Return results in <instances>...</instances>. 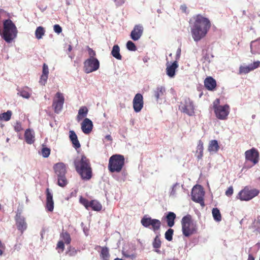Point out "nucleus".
I'll return each mask as SVG.
<instances>
[{
    "label": "nucleus",
    "instance_id": "nucleus-40",
    "mask_svg": "<svg viewBox=\"0 0 260 260\" xmlns=\"http://www.w3.org/2000/svg\"><path fill=\"white\" fill-rule=\"evenodd\" d=\"M60 236L62 238L63 240L66 244H69L70 243L71 239L69 233L67 232L62 233Z\"/></svg>",
    "mask_w": 260,
    "mask_h": 260
},
{
    "label": "nucleus",
    "instance_id": "nucleus-41",
    "mask_svg": "<svg viewBox=\"0 0 260 260\" xmlns=\"http://www.w3.org/2000/svg\"><path fill=\"white\" fill-rule=\"evenodd\" d=\"M152 245L153 247L156 249H158L160 247L161 241L159 238L158 236H156V237L154 238Z\"/></svg>",
    "mask_w": 260,
    "mask_h": 260
},
{
    "label": "nucleus",
    "instance_id": "nucleus-51",
    "mask_svg": "<svg viewBox=\"0 0 260 260\" xmlns=\"http://www.w3.org/2000/svg\"><path fill=\"white\" fill-rule=\"evenodd\" d=\"M48 74H49L48 67L47 65H46L45 63H44L43 64V73H42V74L46 75L48 76Z\"/></svg>",
    "mask_w": 260,
    "mask_h": 260
},
{
    "label": "nucleus",
    "instance_id": "nucleus-11",
    "mask_svg": "<svg viewBox=\"0 0 260 260\" xmlns=\"http://www.w3.org/2000/svg\"><path fill=\"white\" fill-rule=\"evenodd\" d=\"M204 196V191L203 188L201 185L194 186L191 191V199L197 202L204 205L203 197Z\"/></svg>",
    "mask_w": 260,
    "mask_h": 260
},
{
    "label": "nucleus",
    "instance_id": "nucleus-49",
    "mask_svg": "<svg viewBox=\"0 0 260 260\" xmlns=\"http://www.w3.org/2000/svg\"><path fill=\"white\" fill-rule=\"evenodd\" d=\"M57 249H59L62 252L64 249V245L62 241H59L57 244Z\"/></svg>",
    "mask_w": 260,
    "mask_h": 260
},
{
    "label": "nucleus",
    "instance_id": "nucleus-1",
    "mask_svg": "<svg viewBox=\"0 0 260 260\" xmlns=\"http://www.w3.org/2000/svg\"><path fill=\"white\" fill-rule=\"evenodd\" d=\"M193 22L191 26V33L193 40L198 42L207 34L211 27L210 20L201 14L193 17Z\"/></svg>",
    "mask_w": 260,
    "mask_h": 260
},
{
    "label": "nucleus",
    "instance_id": "nucleus-56",
    "mask_svg": "<svg viewBox=\"0 0 260 260\" xmlns=\"http://www.w3.org/2000/svg\"><path fill=\"white\" fill-rule=\"evenodd\" d=\"M105 139L107 141H112V138H111V136L109 135L106 136L105 137Z\"/></svg>",
    "mask_w": 260,
    "mask_h": 260
},
{
    "label": "nucleus",
    "instance_id": "nucleus-45",
    "mask_svg": "<svg viewBox=\"0 0 260 260\" xmlns=\"http://www.w3.org/2000/svg\"><path fill=\"white\" fill-rule=\"evenodd\" d=\"M87 49L89 56L88 58L97 59L95 57L96 53L92 49L90 48L89 46H87Z\"/></svg>",
    "mask_w": 260,
    "mask_h": 260
},
{
    "label": "nucleus",
    "instance_id": "nucleus-64",
    "mask_svg": "<svg viewBox=\"0 0 260 260\" xmlns=\"http://www.w3.org/2000/svg\"><path fill=\"white\" fill-rule=\"evenodd\" d=\"M169 260H178V259H176V258H173V259H170Z\"/></svg>",
    "mask_w": 260,
    "mask_h": 260
},
{
    "label": "nucleus",
    "instance_id": "nucleus-5",
    "mask_svg": "<svg viewBox=\"0 0 260 260\" xmlns=\"http://www.w3.org/2000/svg\"><path fill=\"white\" fill-rule=\"evenodd\" d=\"M124 164V157L120 154H115L109 158L108 169L110 172H119Z\"/></svg>",
    "mask_w": 260,
    "mask_h": 260
},
{
    "label": "nucleus",
    "instance_id": "nucleus-4",
    "mask_svg": "<svg viewBox=\"0 0 260 260\" xmlns=\"http://www.w3.org/2000/svg\"><path fill=\"white\" fill-rule=\"evenodd\" d=\"M53 169L57 178V184L60 187H64L68 183L66 177L67 167L63 162H58L53 166Z\"/></svg>",
    "mask_w": 260,
    "mask_h": 260
},
{
    "label": "nucleus",
    "instance_id": "nucleus-7",
    "mask_svg": "<svg viewBox=\"0 0 260 260\" xmlns=\"http://www.w3.org/2000/svg\"><path fill=\"white\" fill-rule=\"evenodd\" d=\"M141 223L145 228H149L151 225L152 226V230L154 232L159 230L161 225V222L160 220L156 219H152L151 217H148L147 215H145L143 217L141 220Z\"/></svg>",
    "mask_w": 260,
    "mask_h": 260
},
{
    "label": "nucleus",
    "instance_id": "nucleus-63",
    "mask_svg": "<svg viewBox=\"0 0 260 260\" xmlns=\"http://www.w3.org/2000/svg\"><path fill=\"white\" fill-rule=\"evenodd\" d=\"M114 260H123V259L121 258H116L114 259Z\"/></svg>",
    "mask_w": 260,
    "mask_h": 260
},
{
    "label": "nucleus",
    "instance_id": "nucleus-12",
    "mask_svg": "<svg viewBox=\"0 0 260 260\" xmlns=\"http://www.w3.org/2000/svg\"><path fill=\"white\" fill-rule=\"evenodd\" d=\"M64 101V98L63 94L60 92H57L55 98L53 100L52 107L54 108V112L58 114L62 109Z\"/></svg>",
    "mask_w": 260,
    "mask_h": 260
},
{
    "label": "nucleus",
    "instance_id": "nucleus-21",
    "mask_svg": "<svg viewBox=\"0 0 260 260\" xmlns=\"http://www.w3.org/2000/svg\"><path fill=\"white\" fill-rule=\"evenodd\" d=\"M24 136L27 144H32L35 142V134L34 130L30 128L26 129L25 131Z\"/></svg>",
    "mask_w": 260,
    "mask_h": 260
},
{
    "label": "nucleus",
    "instance_id": "nucleus-43",
    "mask_svg": "<svg viewBox=\"0 0 260 260\" xmlns=\"http://www.w3.org/2000/svg\"><path fill=\"white\" fill-rule=\"evenodd\" d=\"M126 47L130 51H136L137 47L135 44L131 41H128L126 43Z\"/></svg>",
    "mask_w": 260,
    "mask_h": 260
},
{
    "label": "nucleus",
    "instance_id": "nucleus-19",
    "mask_svg": "<svg viewBox=\"0 0 260 260\" xmlns=\"http://www.w3.org/2000/svg\"><path fill=\"white\" fill-rule=\"evenodd\" d=\"M46 208L50 212H52L54 209L53 194L49 188L46 189Z\"/></svg>",
    "mask_w": 260,
    "mask_h": 260
},
{
    "label": "nucleus",
    "instance_id": "nucleus-53",
    "mask_svg": "<svg viewBox=\"0 0 260 260\" xmlns=\"http://www.w3.org/2000/svg\"><path fill=\"white\" fill-rule=\"evenodd\" d=\"M5 250V246L2 241L0 240V256L3 254Z\"/></svg>",
    "mask_w": 260,
    "mask_h": 260
},
{
    "label": "nucleus",
    "instance_id": "nucleus-15",
    "mask_svg": "<svg viewBox=\"0 0 260 260\" xmlns=\"http://www.w3.org/2000/svg\"><path fill=\"white\" fill-rule=\"evenodd\" d=\"M258 152L254 148H252L251 149L245 152L246 159L253 162L254 164L257 163L258 161Z\"/></svg>",
    "mask_w": 260,
    "mask_h": 260
},
{
    "label": "nucleus",
    "instance_id": "nucleus-17",
    "mask_svg": "<svg viewBox=\"0 0 260 260\" xmlns=\"http://www.w3.org/2000/svg\"><path fill=\"white\" fill-rule=\"evenodd\" d=\"M93 128V123L91 120L86 118L81 123V129L85 134H89Z\"/></svg>",
    "mask_w": 260,
    "mask_h": 260
},
{
    "label": "nucleus",
    "instance_id": "nucleus-42",
    "mask_svg": "<svg viewBox=\"0 0 260 260\" xmlns=\"http://www.w3.org/2000/svg\"><path fill=\"white\" fill-rule=\"evenodd\" d=\"M79 201L80 203L84 205L86 209H89L90 208V201L82 197L80 198Z\"/></svg>",
    "mask_w": 260,
    "mask_h": 260
},
{
    "label": "nucleus",
    "instance_id": "nucleus-20",
    "mask_svg": "<svg viewBox=\"0 0 260 260\" xmlns=\"http://www.w3.org/2000/svg\"><path fill=\"white\" fill-rule=\"evenodd\" d=\"M17 94L23 98L28 99L31 94L32 90L27 86L17 88Z\"/></svg>",
    "mask_w": 260,
    "mask_h": 260
},
{
    "label": "nucleus",
    "instance_id": "nucleus-62",
    "mask_svg": "<svg viewBox=\"0 0 260 260\" xmlns=\"http://www.w3.org/2000/svg\"><path fill=\"white\" fill-rule=\"evenodd\" d=\"M155 251L156 252L158 253H160V251L159 250H158V249H156L155 250Z\"/></svg>",
    "mask_w": 260,
    "mask_h": 260
},
{
    "label": "nucleus",
    "instance_id": "nucleus-3",
    "mask_svg": "<svg viewBox=\"0 0 260 260\" xmlns=\"http://www.w3.org/2000/svg\"><path fill=\"white\" fill-rule=\"evenodd\" d=\"M182 231L183 235L186 237H189L196 233L197 230V224L194 222L190 215L184 216L181 220Z\"/></svg>",
    "mask_w": 260,
    "mask_h": 260
},
{
    "label": "nucleus",
    "instance_id": "nucleus-46",
    "mask_svg": "<svg viewBox=\"0 0 260 260\" xmlns=\"http://www.w3.org/2000/svg\"><path fill=\"white\" fill-rule=\"evenodd\" d=\"M47 79V75L42 74L40 78V83L42 85H45Z\"/></svg>",
    "mask_w": 260,
    "mask_h": 260
},
{
    "label": "nucleus",
    "instance_id": "nucleus-32",
    "mask_svg": "<svg viewBox=\"0 0 260 260\" xmlns=\"http://www.w3.org/2000/svg\"><path fill=\"white\" fill-rule=\"evenodd\" d=\"M100 256L102 260H109L110 254L107 247H105L102 248Z\"/></svg>",
    "mask_w": 260,
    "mask_h": 260
},
{
    "label": "nucleus",
    "instance_id": "nucleus-52",
    "mask_svg": "<svg viewBox=\"0 0 260 260\" xmlns=\"http://www.w3.org/2000/svg\"><path fill=\"white\" fill-rule=\"evenodd\" d=\"M233 193V188L232 186H230L225 191V194L228 197L231 196Z\"/></svg>",
    "mask_w": 260,
    "mask_h": 260
},
{
    "label": "nucleus",
    "instance_id": "nucleus-18",
    "mask_svg": "<svg viewBox=\"0 0 260 260\" xmlns=\"http://www.w3.org/2000/svg\"><path fill=\"white\" fill-rule=\"evenodd\" d=\"M166 66L167 75L171 78L174 77L175 75L176 70L178 67L177 61L175 60L171 64L167 62Z\"/></svg>",
    "mask_w": 260,
    "mask_h": 260
},
{
    "label": "nucleus",
    "instance_id": "nucleus-8",
    "mask_svg": "<svg viewBox=\"0 0 260 260\" xmlns=\"http://www.w3.org/2000/svg\"><path fill=\"white\" fill-rule=\"evenodd\" d=\"M179 109L182 112L189 116H192L194 114L193 102L189 98H185L184 101L181 102Z\"/></svg>",
    "mask_w": 260,
    "mask_h": 260
},
{
    "label": "nucleus",
    "instance_id": "nucleus-2",
    "mask_svg": "<svg viewBox=\"0 0 260 260\" xmlns=\"http://www.w3.org/2000/svg\"><path fill=\"white\" fill-rule=\"evenodd\" d=\"M76 171L83 180H89L92 176V169L89 160L84 155L77 156L74 161Z\"/></svg>",
    "mask_w": 260,
    "mask_h": 260
},
{
    "label": "nucleus",
    "instance_id": "nucleus-39",
    "mask_svg": "<svg viewBox=\"0 0 260 260\" xmlns=\"http://www.w3.org/2000/svg\"><path fill=\"white\" fill-rule=\"evenodd\" d=\"M174 230L172 229H168L165 233V238L169 241H171L173 239Z\"/></svg>",
    "mask_w": 260,
    "mask_h": 260
},
{
    "label": "nucleus",
    "instance_id": "nucleus-60",
    "mask_svg": "<svg viewBox=\"0 0 260 260\" xmlns=\"http://www.w3.org/2000/svg\"><path fill=\"white\" fill-rule=\"evenodd\" d=\"M72 47L71 45H69V47L68 49L69 52H70L72 50Z\"/></svg>",
    "mask_w": 260,
    "mask_h": 260
},
{
    "label": "nucleus",
    "instance_id": "nucleus-28",
    "mask_svg": "<svg viewBox=\"0 0 260 260\" xmlns=\"http://www.w3.org/2000/svg\"><path fill=\"white\" fill-rule=\"evenodd\" d=\"M88 109L85 106H82L81 107L77 115V120L78 121L80 120L83 118L86 117L88 113Z\"/></svg>",
    "mask_w": 260,
    "mask_h": 260
},
{
    "label": "nucleus",
    "instance_id": "nucleus-29",
    "mask_svg": "<svg viewBox=\"0 0 260 260\" xmlns=\"http://www.w3.org/2000/svg\"><path fill=\"white\" fill-rule=\"evenodd\" d=\"M112 55L118 60H121L122 58V56L120 54V48L118 45H115L113 47L112 51H111Z\"/></svg>",
    "mask_w": 260,
    "mask_h": 260
},
{
    "label": "nucleus",
    "instance_id": "nucleus-13",
    "mask_svg": "<svg viewBox=\"0 0 260 260\" xmlns=\"http://www.w3.org/2000/svg\"><path fill=\"white\" fill-rule=\"evenodd\" d=\"M15 220L17 229L20 231L21 234H23L27 227L25 218L21 215L20 213H17L15 216Z\"/></svg>",
    "mask_w": 260,
    "mask_h": 260
},
{
    "label": "nucleus",
    "instance_id": "nucleus-47",
    "mask_svg": "<svg viewBox=\"0 0 260 260\" xmlns=\"http://www.w3.org/2000/svg\"><path fill=\"white\" fill-rule=\"evenodd\" d=\"M53 29L57 34H60L62 31V28L58 24H55L53 26Z\"/></svg>",
    "mask_w": 260,
    "mask_h": 260
},
{
    "label": "nucleus",
    "instance_id": "nucleus-48",
    "mask_svg": "<svg viewBox=\"0 0 260 260\" xmlns=\"http://www.w3.org/2000/svg\"><path fill=\"white\" fill-rule=\"evenodd\" d=\"M14 129L17 132H19L22 130V126L20 122H17L14 126Z\"/></svg>",
    "mask_w": 260,
    "mask_h": 260
},
{
    "label": "nucleus",
    "instance_id": "nucleus-26",
    "mask_svg": "<svg viewBox=\"0 0 260 260\" xmlns=\"http://www.w3.org/2000/svg\"><path fill=\"white\" fill-rule=\"evenodd\" d=\"M219 149L217 140H213L209 142L208 150L210 153H216Z\"/></svg>",
    "mask_w": 260,
    "mask_h": 260
},
{
    "label": "nucleus",
    "instance_id": "nucleus-38",
    "mask_svg": "<svg viewBox=\"0 0 260 260\" xmlns=\"http://www.w3.org/2000/svg\"><path fill=\"white\" fill-rule=\"evenodd\" d=\"M251 68L249 64L247 66H240L239 68V74H247L249 72H250L251 71H253L252 69H251Z\"/></svg>",
    "mask_w": 260,
    "mask_h": 260
},
{
    "label": "nucleus",
    "instance_id": "nucleus-57",
    "mask_svg": "<svg viewBox=\"0 0 260 260\" xmlns=\"http://www.w3.org/2000/svg\"><path fill=\"white\" fill-rule=\"evenodd\" d=\"M247 260H254V258L251 254H249Z\"/></svg>",
    "mask_w": 260,
    "mask_h": 260
},
{
    "label": "nucleus",
    "instance_id": "nucleus-9",
    "mask_svg": "<svg viewBox=\"0 0 260 260\" xmlns=\"http://www.w3.org/2000/svg\"><path fill=\"white\" fill-rule=\"evenodd\" d=\"M258 193V190L256 189H249L246 187L239 192L237 198L242 201H249L257 196Z\"/></svg>",
    "mask_w": 260,
    "mask_h": 260
},
{
    "label": "nucleus",
    "instance_id": "nucleus-23",
    "mask_svg": "<svg viewBox=\"0 0 260 260\" xmlns=\"http://www.w3.org/2000/svg\"><path fill=\"white\" fill-rule=\"evenodd\" d=\"M69 137L71 141L73 147L76 149L79 148L81 146L80 144L78 141L77 136L73 131L69 132Z\"/></svg>",
    "mask_w": 260,
    "mask_h": 260
},
{
    "label": "nucleus",
    "instance_id": "nucleus-37",
    "mask_svg": "<svg viewBox=\"0 0 260 260\" xmlns=\"http://www.w3.org/2000/svg\"><path fill=\"white\" fill-rule=\"evenodd\" d=\"M203 143L201 141H200L197 146V153H199L198 155V159H201L203 155Z\"/></svg>",
    "mask_w": 260,
    "mask_h": 260
},
{
    "label": "nucleus",
    "instance_id": "nucleus-31",
    "mask_svg": "<svg viewBox=\"0 0 260 260\" xmlns=\"http://www.w3.org/2000/svg\"><path fill=\"white\" fill-rule=\"evenodd\" d=\"M90 208L94 211H99L102 209V206L98 201L92 200L90 201Z\"/></svg>",
    "mask_w": 260,
    "mask_h": 260
},
{
    "label": "nucleus",
    "instance_id": "nucleus-22",
    "mask_svg": "<svg viewBox=\"0 0 260 260\" xmlns=\"http://www.w3.org/2000/svg\"><path fill=\"white\" fill-rule=\"evenodd\" d=\"M250 50L252 54H260V38L251 42Z\"/></svg>",
    "mask_w": 260,
    "mask_h": 260
},
{
    "label": "nucleus",
    "instance_id": "nucleus-16",
    "mask_svg": "<svg viewBox=\"0 0 260 260\" xmlns=\"http://www.w3.org/2000/svg\"><path fill=\"white\" fill-rule=\"evenodd\" d=\"M143 32V26L141 25H136L131 33V37L134 41H137L142 36Z\"/></svg>",
    "mask_w": 260,
    "mask_h": 260
},
{
    "label": "nucleus",
    "instance_id": "nucleus-58",
    "mask_svg": "<svg viewBox=\"0 0 260 260\" xmlns=\"http://www.w3.org/2000/svg\"><path fill=\"white\" fill-rule=\"evenodd\" d=\"M181 10L183 11H185L186 9V7L185 5H181Z\"/></svg>",
    "mask_w": 260,
    "mask_h": 260
},
{
    "label": "nucleus",
    "instance_id": "nucleus-25",
    "mask_svg": "<svg viewBox=\"0 0 260 260\" xmlns=\"http://www.w3.org/2000/svg\"><path fill=\"white\" fill-rule=\"evenodd\" d=\"M166 92V89L162 86H159L153 90L154 96L156 99V101L159 99H161L165 95Z\"/></svg>",
    "mask_w": 260,
    "mask_h": 260
},
{
    "label": "nucleus",
    "instance_id": "nucleus-50",
    "mask_svg": "<svg viewBox=\"0 0 260 260\" xmlns=\"http://www.w3.org/2000/svg\"><path fill=\"white\" fill-rule=\"evenodd\" d=\"M250 66L251 68V69L252 70H254V69L257 68L260 66V61H256L254 62L253 63L250 64Z\"/></svg>",
    "mask_w": 260,
    "mask_h": 260
},
{
    "label": "nucleus",
    "instance_id": "nucleus-33",
    "mask_svg": "<svg viewBox=\"0 0 260 260\" xmlns=\"http://www.w3.org/2000/svg\"><path fill=\"white\" fill-rule=\"evenodd\" d=\"M180 185L179 183H176L171 188L170 192V197L175 198L176 197L177 191L180 189Z\"/></svg>",
    "mask_w": 260,
    "mask_h": 260
},
{
    "label": "nucleus",
    "instance_id": "nucleus-36",
    "mask_svg": "<svg viewBox=\"0 0 260 260\" xmlns=\"http://www.w3.org/2000/svg\"><path fill=\"white\" fill-rule=\"evenodd\" d=\"M44 28L42 26H39L35 31V36L37 39H41L45 34Z\"/></svg>",
    "mask_w": 260,
    "mask_h": 260
},
{
    "label": "nucleus",
    "instance_id": "nucleus-27",
    "mask_svg": "<svg viewBox=\"0 0 260 260\" xmlns=\"http://www.w3.org/2000/svg\"><path fill=\"white\" fill-rule=\"evenodd\" d=\"M176 217V214L172 212H169L166 216V221L168 224V226L169 227H172L174 225V220Z\"/></svg>",
    "mask_w": 260,
    "mask_h": 260
},
{
    "label": "nucleus",
    "instance_id": "nucleus-30",
    "mask_svg": "<svg viewBox=\"0 0 260 260\" xmlns=\"http://www.w3.org/2000/svg\"><path fill=\"white\" fill-rule=\"evenodd\" d=\"M123 255L126 257L131 258L132 259L135 258L137 256V254L135 253L134 250H126L123 248L122 251Z\"/></svg>",
    "mask_w": 260,
    "mask_h": 260
},
{
    "label": "nucleus",
    "instance_id": "nucleus-59",
    "mask_svg": "<svg viewBox=\"0 0 260 260\" xmlns=\"http://www.w3.org/2000/svg\"><path fill=\"white\" fill-rule=\"evenodd\" d=\"M44 233L45 231L44 230H42V231L41 232V236L42 238H43V234Z\"/></svg>",
    "mask_w": 260,
    "mask_h": 260
},
{
    "label": "nucleus",
    "instance_id": "nucleus-55",
    "mask_svg": "<svg viewBox=\"0 0 260 260\" xmlns=\"http://www.w3.org/2000/svg\"><path fill=\"white\" fill-rule=\"evenodd\" d=\"M181 48H178V49L177 50L176 54V61L180 58V55H181Z\"/></svg>",
    "mask_w": 260,
    "mask_h": 260
},
{
    "label": "nucleus",
    "instance_id": "nucleus-34",
    "mask_svg": "<svg viewBox=\"0 0 260 260\" xmlns=\"http://www.w3.org/2000/svg\"><path fill=\"white\" fill-rule=\"evenodd\" d=\"M212 215L214 219L216 221H220L221 220V216L220 211L218 209L214 208L212 209Z\"/></svg>",
    "mask_w": 260,
    "mask_h": 260
},
{
    "label": "nucleus",
    "instance_id": "nucleus-54",
    "mask_svg": "<svg viewBox=\"0 0 260 260\" xmlns=\"http://www.w3.org/2000/svg\"><path fill=\"white\" fill-rule=\"evenodd\" d=\"M7 16V13L4 10L0 9V19L2 17H6Z\"/></svg>",
    "mask_w": 260,
    "mask_h": 260
},
{
    "label": "nucleus",
    "instance_id": "nucleus-61",
    "mask_svg": "<svg viewBox=\"0 0 260 260\" xmlns=\"http://www.w3.org/2000/svg\"><path fill=\"white\" fill-rule=\"evenodd\" d=\"M143 60L144 62H146L148 61V58L146 57H144Z\"/></svg>",
    "mask_w": 260,
    "mask_h": 260
},
{
    "label": "nucleus",
    "instance_id": "nucleus-14",
    "mask_svg": "<svg viewBox=\"0 0 260 260\" xmlns=\"http://www.w3.org/2000/svg\"><path fill=\"white\" fill-rule=\"evenodd\" d=\"M133 108L136 112H139L143 107V97L140 93H137L133 101Z\"/></svg>",
    "mask_w": 260,
    "mask_h": 260
},
{
    "label": "nucleus",
    "instance_id": "nucleus-24",
    "mask_svg": "<svg viewBox=\"0 0 260 260\" xmlns=\"http://www.w3.org/2000/svg\"><path fill=\"white\" fill-rule=\"evenodd\" d=\"M205 86L209 90H213L216 86V82L211 77L206 78L204 81Z\"/></svg>",
    "mask_w": 260,
    "mask_h": 260
},
{
    "label": "nucleus",
    "instance_id": "nucleus-6",
    "mask_svg": "<svg viewBox=\"0 0 260 260\" xmlns=\"http://www.w3.org/2000/svg\"><path fill=\"white\" fill-rule=\"evenodd\" d=\"M219 100L216 99L213 103V108L216 117L220 120L227 119L230 113V107L228 105H218Z\"/></svg>",
    "mask_w": 260,
    "mask_h": 260
},
{
    "label": "nucleus",
    "instance_id": "nucleus-10",
    "mask_svg": "<svg viewBox=\"0 0 260 260\" xmlns=\"http://www.w3.org/2000/svg\"><path fill=\"white\" fill-rule=\"evenodd\" d=\"M100 68V61L98 59L88 58L84 62L83 69L86 74L97 71Z\"/></svg>",
    "mask_w": 260,
    "mask_h": 260
},
{
    "label": "nucleus",
    "instance_id": "nucleus-35",
    "mask_svg": "<svg viewBox=\"0 0 260 260\" xmlns=\"http://www.w3.org/2000/svg\"><path fill=\"white\" fill-rule=\"evenodd\" d=\"M12 114V112L10 110H8L6 112L0 114V120L9 121Z\"/></svg>",
    "mask_w": 260,
    "mask_h": 260
},
{
    "label": "nucleus",
    "instance_id": "nucleus-44",
    "mask_svg": "<svg viewBox=\"0 0 260 260\" xmlns=\"http://www.w3.org/2000/svg\"><path fill=\"white\" fill-rule=\"evenodd\" d=\"M41 152L42 156L45 158H47L50 154V149L47 147H43Z\"/></svg>",
    "mask_w": 260,
    "mask_h": 260
}]
</instances>
